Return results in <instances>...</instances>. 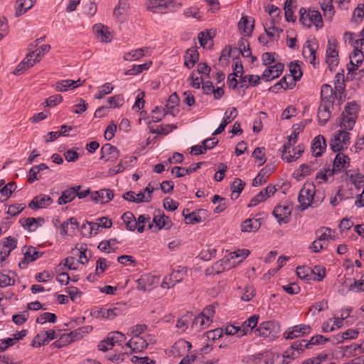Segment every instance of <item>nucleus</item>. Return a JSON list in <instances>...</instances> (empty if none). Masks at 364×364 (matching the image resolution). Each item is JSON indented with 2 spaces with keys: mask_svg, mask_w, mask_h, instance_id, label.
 <instances>
[{
  "mask_svg": "<svg viewBox=\"0 0 364 364\" xmlns=\"http://www.w3.org/2000/svg\"><path fill=\"white\" fill-rule=\"evenodd\" d=\"M183 215L184 216L187 224H194L200 223L207 218L208 212L204 209H199L186 215L185 211L183 210Z\"/></svg>",
  "mask_w": 364,
  "mask_h": 364,
  "instance_id": "4468645a",
  "label": "nucleus"
},
{
  "mask_svg": "<svg viewBox=\"0 0 364 364\" xmlns=\"http://www.w3.org/2000/svg\"><path fill=\"white\" fill-rule=\"evenodd\" d=\"M211 322H206V318L203 314L200 313L192 321L191 327L197 330L207 328Z\"/></svg>",
  "mask_w": 364,
  "mask_h": 364,
  "instance_id": "72a5a7b5",
  "label": "nucleus"
},
{
  "mask_svg": "<svg viewBox=\"0 0 364 364\" xmlns=\"http://www.w3.org/2000/svg\"><path fill=\"white\" fill-rule=\"evenodd\" d=\"M272 214L279 224L287 223L291 214V208L287 205H278L274 208Z\"/></svg>",
  "mask_w": 364,
  "mask_h": 364,
  "instance_id": "6e6552de",
  "label": "nucleus"
},
{
  "mask_svg": "<svg viewBox=\"0 0 364 364\" xmlns=\"http://www.w3.org/2000/svg\"><path fill=\"white\" fill-rule=\"evenodd\" d=\"M289 71L291 73L290 76L291 78H294L296 82L300 80L302 75V72L300 65L297 63L291 62L289 64Z\"/></svg>",
  "mask_w": 364,
  "mask_h": 364,
  "instance_id": "79ce46f5",
  "label": "nucleus"
},
{
  "mask_svg": "<svg viewBox=\"0 0 364 364\" xmlns=\"http://www.w3.org/2000/svg\"><path fill=\"white\" fill-rule=\"evenodd\" d=\"M336 92L331 85L324 84L321 89V103L328 106H334Z\"/></svg>",
  "mask_w": 364,
  "mask_h": 364,
  "instance_id": "9b49d317",
  "label": "nucleus"
},
{
  "mask_svg": "<svg viewBox=\"0 0 364 364\" xmlns=\"http://www.w3.org/2000/svg\"><path fill=\"white\" fill-rule=\"evenodd\" d=\"M74 251L76 252V255H77L79 257L78 262H80L82 264H85L88 262L89 258L87 257V254H86V252H87L86 247H83L82 246H81V247L80 249L75 248V250H73V254H74Z\"/></svg>",
  "mask_w": 364,
  "mask_h": 364,
  "instance_id": "603ef678",
  "label": "nucleus"
},
{
  "mask_svg": "<svg viewBox=\"0 0 364 364\" xmlns=\"http://www.w3.org/2000/svg\"><path fill=\"white\" fill-rule=\"evenodd\" d=\"M314 187L312 186L304 187L301 189L298 200L302 208V210H304L311 205V203L314 200Z\"/></svg>",
  "mask_w": 364,
  "mask_h": 364,
  "instance_id": "423d86ee",
  "label": "nucleus"
},
{
  "mask_svg": "<svg viewBox=\"0 0 364 364\" xmlns=\"http://www.w3.org/2000/svg\"><path fill=\"white\" fill-rule=\"evenodd\" d=\"M91 199L95 202L107 203L114 197V193L110 189H102L91 193Z\"/></svg>",
  "mask_w": 364,
  "mask_h": 364,
  "instance_id": "2eb2a0df",
  "label": "nucleus"
},
{
  "mask_svg": "<svg viewBox=\"0 0 364 364\" xmlns=\"http://www.w3.org/2000/svg\"><path fill=\"white\" fill-rule=\"evenodd\" d=\"M110 107L117 108L120 107L124 102V97L122 95H117L114 97H109L108 100Z\"/></svg>",
  "mask_w": 364,
  "mask_h": 364,
  "instance_id": "3c124183",
  "label": "nucleus"
},
{
  "mask_svg": "<svg viewBox=\"0 0 364 364\" xmlns=\"http://www.w3.org/2000/svg\"><path fill=\"white\" fill-rule=\"evenodd\" d=\"M80 188V186H77L64 190L58 200V204L61 205L73 201L76 197V191Z\"/></svg>",
  "mask_w": 364,
  "mask_h": 364,
  "instance_id": "dca6fc26",
  "label": "nucleus"
},
{
  "mask_svg": "<svg viewBox=\"0 0 364 364\" xmlns=\"http://www.w3.org/2000/svg\"><path fill=\"white\" fill-rule=\"evenodd\" d=\"M153 223L158 227L159 230L164 228L168 230L173 225L170 218L164 214L161 210H156L154 215Z\"/></svg>",
  "mask_w": 364,
  "mask_h": 364,
  "instance_id": "1a4fd4ad",
  "label": "nucleus"
},
{
  "mask_svg": "<svg viewBox=\"0 0 364 364\" xmlns=\"http://www.w3.org/2000/svg\"><path fill=\"white\" fill-rule=\"evenodd\" d=\"M230 263L229 258L227 259H223L218 262H216L213 266L212 269L213 271H214L216 274H220L223 272L224 270H225L228 268H231L232 267H234L233 265H230L228 267V264Z\"/></svg>",
  "mask_w": 364,
  "mask_h": 364,
  "instance_id": "e433bc0d",
  "label": "nucleus"
},
{
  "mask_svg": "<svg viewBox=\"0 0 364 364\" xmlns=\"http://www.w3.org/2000/svg\"><path fill=\"white\" fill-rule=\"evenodd\" d=\"M36 0H17L15 4V16L18 17L31 9Z\"/></svg>",
  "mask_w": 364,
  "mask_h": 364,
  "instance_id": "b1692460",
  "label": "nucleus"
},
{
  "mask_svg": "<svg viewBox=\"0 0 364 364\" xmlns=\"http://www.w3.org/2000/svg\"><path fill=\"white\" fill-rule=\"evenodd\" d=\"M122 219L125 223L127 230L134 231L136 229L137 220L132 213L129 211L124 213L122 216Z\"/></svg>",
  "mask_w": 364,
  "mask_h": 364,
  "instance_id": "c756f323",
  "label": "nucleus"
},
{
  "mask_svg": "<svg viewBox=\"0 0 364 364\" xmlns=\"http://www.w3.org/2000/svg\"><path fill=\"white\" fill-rule=\"evenodd\" d=\"M273 326L274 323L271 321L263 322L259 324L256 331L258 332L259 336L271 339L274 337V335L272 333Z\"/></svg>",
  "mask_w": 364,
  "mask_h": 364,
  "instance_id": "c85d7f7f",
  "label": "nucleus"
},
{
  "mask_svg": "<svg viewBox=\"0 0 364 364\" xmlns=\"http://www.w3.org/2000/svg\"><path fill=\"white\" fill-rule=\"evenodd\" d=\"M363 16H364V4H359L353 11V16H352V21H353L355 22L360 21Z\"/></svg>",
  "mask_w": 364,
  "mask_h": 364,
  "instance_id": "6e6d98bb",
  "label": "nucleus"
},
{
  "mask_svg": "<svg viewBox=\"0 0 364 364\" xmlns=\"http://www.w3.org/2000/svg\"><path fill=\"white\" fill-rule=\"evenodd\" d=\"M358 110L359 107L355 102L347 103L341 116L342 121L340 122V127L346 130H351L357 119Z\"/></svg>",
  "mask_w": 364,
  "mask_h": 364,
  "instance_id": "f257e3e1",
  "label": "nucleus"
},
{
  "mask_svg": "<svg viewBox=\"0 0 364 364\" xmlns=\"http://www.w3.org/2000/svg\"><path fill=\"white\" fill-rule=\"evenodd\" d=\"M238 45L240 50V53L243 57L248 58L249 56H251V50L249 46V43L247 42V40L242 38L240 40Z\"/></svg>",
  "mask_w": 364,
  "mask_h": 364,
  "instance_id": "a18cd8bd",
  "label": "nucleus"
},
{
  "mask_svg": "<svg viewBox=\"0 0 364 364\" xmlns=\"http://www.w3.org/2000/svg\"><path fill=\"white\" fill-rule=\"evenodd\" d=\"M266 364H289V362L284 359L283 355L272 353L266 360Z\"/></svg>",
  "mask_w": 364,
  "mask_h": 364,
  "instance_id": "8fccbe9b",
  "label": "nucleus"
},
{
  "mask_svg": "<svg viewBox=\"0 0 364 364\" xmlns=\"http://www.w3.org/2000/svg\"><path fill=\"white\" fill-rule=\"evenodd\" d=\"M147 48H142L126 53L124 55V60L127 61L139 60L144 56V52L147 50Z\"/></svg>",
  "mask_w": 364,
  "mask_h": 364,
  "instance_id": "2f4dec72",
  "label": "nucleus"
},
{
  "mask_svg": "<svg viewBox=\"0 0 364 364\" xmlns=\"http://www.w3.org/2000/svg\"><path fill=\"white\" fill-rule=\"evenodd\" d=\"M312 272L311 269L308 267H299L296 269L298 277L306 281L312 279Z\"/></svg>",
  "mask_w": 364,
  "mask_h": 364,
  "instance_id": "a19ab883",
  "label": "nucleus"
},
{
  "mask_svg": "<svg viewBox=\"0 0 364 364\" xmlns=\"http://www.w3.org/2000/svg\"><path fill=\"white\" fill-rule=\"evenodd\" d=\"M184 59L185 65L188 68H191L199 59L198 52L194 48H188L185 53Z\"/></svg>",
  "mask_w": 364,
  "mask_h": 364,
  "instance_id": "cd10ccee",
  "label": "nucleus"
},
{
  "mask_svg": "<svg viewBox=\"0 0 364 364\" xmlns=\"http://www.w3.org/2000/svg\"><path fill=\"white\" fill-rule=\"evenodd\" d=\"M137 289L140 291H150L159 282V277L151 274H146L137 279Z\"/></svg>",
  "mask_w": 364,
  "mask_h": 364,
  "instance_id": "39448f33",
  "label": "nucleus"
},
{
  "mask_svg": "<svg viewBox=\"0 0 364 364\" xmlns=\"http://www.w3.org/2000/svg\"><path fill=\"white\" fill-rule=\"evenodd\" d=\"M299 21L307 28H310L314 24L317 28H321L323 26L321 15L318 11L309 9L306 12L304 8L299 10Z\"/></svg>",
  "mask_w": 364,
  "mask_h": 364,
  "instance_id": "f03ea898",
  "label": "nucleus"
},
{
  "mask_svg": "<svg viewBox=\"0 0 364 364\" xmlns=\"http://www.w3.org/2000/svg\"><path fill=\"white\" fill-rule=\"evenodd\" d=\"M245 186V183L242 181L240 178H235L233 182L231 184V190L232 191V199H233V194L235 193L239 194L240 193L242 190L244 189V187ZM238 195H236L235 197V199L237 198Z\"/></svg>",
  "mask_w": 364,
  "mask_h": 364,
  "instance_id": "ea45409f",
  "label": "nucleus"
},
{
  "mask_svg": "<svg viewBox=\"0 0 364 364\" xmlns=\"http://www.w3.org/2000/svg\"><path fill=\"white\" fill-rule=\"evenodd\" d=\"M316 48H314L311 43L309 41H306V46H304L302 50V53L304 57L306 59H309L311 64L315 63L316 60Z\"/></svg>",
  "mask_w": 364,
  "mask_h": 364,
  "instance_id": "7c9ffc66",
  "label": "nucleus"
},
{
  "mask_svg": "<svg viewBox=\"0 0 364 364\" xmlns=\"http://www.w3.org/2000/svg\"><path fill=\"white\" fill-rule=\"evenodd\" d=\"M147 329L146 324H137L130 328V335L132 337L140 336V335Z\"/></svg>",
  "mask_w": 364,
  "mask_h": 364,
  "instance_id": "0e129e2a",
  "label": "nucleus"
},
{
  "mask_svg": "<svg viewBox=\"0 0 364 364\" xmlns=\"http://www.w3.org/2000/svg\"><path fill=\"white\" fill-rule=\"evenodd\" d=\"M57 320V317L55 314L50 312H45L41 314L37 318L36 322L39 323H44L46 321H49L50 323H55Z\"/></svg>",
  "mask_w": 364,
  "mask_h": 364,
  "instance_id": "c03bdc74",
  "label": "nucleus"
},
{
  "mask_svg": "<svg viewBox=\"0 0 364 364\" xmlns=\"http://www.w3.org/2000/svg\"><path fill=\"white\" fill-rule=\"evenodd\" d=\"M78 222L76 218H70L67 222H64L61 228L63 232L65 235L68 234L69 232H73L76 228H78Z\"/></svg>",
  "mask_w": 364,
  "mask_h": 364,
  "instance_id": "4c0bfd02",
  "label": "nucleus"
},
{
  "mask_svg": "<svg viewBox=\"0 0 364 364\" xmlns=\"http://www.w3.org/2000/svg\"><path fill=\"white\" fill-rule=\"evenodd\" d=\"M330 146L333 152H339L344 149V145L341 141V138H340L338 133L333 136V139L331 141Z\"/></svg>",
  "mask_w": 364,
  "mask_h": 364,
  "instance_id": "37998d69",
  "label": "nucleus"
},
{
  "mask_svg": "<svg viewBox=\"0 0 364 364\" xmlns=\"http://www.w3.org/2000/svg\"><path fill=\"white\" fill-rule=\"evenodd\" d=\"M311 271H313L312 279L314 280L321 281L325 277V269L322 268L320 266H316L313 269H311Z\"/></svg>",
  "mask_w": 364,
  "mask_h": 364,
  "instance_id": "13d9d810",
  "label": "nucleus"
},
{
  "mask_svg": "<svg viewBox=\"0 0 364 364\" xmlns=\"http://www.w3.org/2000/svg\"><path fill=\"white\" fill-rule=\"evenodd\" d=\"M179 102L180 100L178 95L176 94V92H173L169 96L167 103L166 105V109L170 110L173 109L176 107L178 106Z\"/></svg>",
  "mask_w": 364,
  "mask_h": 364,
  "instance_id": "4d7b16f0",
  "label": "nucleus"
},
{
  "mask_svg": "<svg viewBox=\"0 0 364 364\" xmlns=\"http://www.w3.org/2000/svg\"><path fill=\"white\" fill-rule=\"evenodd\" d=\"M260 227V218H248L242 223L240 230L242 232H255Z\"/></svg>",
  "mask_w": 364,
  "mask_h": 364,
  "instance_id": "412c9836",
  "label": "nucleus"
},
{
  "mask_svg": "<svg viewBox=\"0 0 364 364\" xmlns=\"http://www.w3.org/2000/svg\"><path fill=\"white\" fill-rule=\"evenodd\" d=\"M171 2V0H146V8L152 13L165 14V9Z\"/></svg>",
  "mask_w": 364,
  "mask_h": 364,
  "instance_id": "0eeeda50",
  "label": "nucleus"
},
{
  "mask_svg": "<svg viewBox=\"0 0 364 364\" xmlns=\"http://www.w3.org/2000/svg\"><path fill=\"white\" fill-rule=\"evenodd\" d=\"M126 346L130 348L132 352H141L148 346V342L141 336H134L126 343Z\"/></svg>",
  "mask_w": 364,
  "mask_h": 364,
  "instance_id": "aec40b11",
  "label": "nucleus"
},
{
  "mask_svg": "<svg viewBox=\"0 0 364 364\" xmlns=\"http://www.w3.org/2000/svg\"><path fill=\"white\" fill-rule=\"evenodd\" d=\"M126 340L124 334L119 331H114L109 333L107 338L102 341L99 345L98 348L102 351H107L111 349L116 343H122Z\"/></svg>",
  "mask_w": 364,
  "mask_h": 364,
  "instance_id": "20e7f679",
  "label": "nucleus"
},
{
  "mask_svg": "<svg viewBox=\"0 0 364 364\" xmlns=\"http://www.w3.org/2000/svg\"><path fill=\"white\" fill-rule=\"evenodd\" d=\"M131 361L134 364H154L155 361L150 359L149 357H138L133 355L131 358Z\"/></svg>",
  "mask_w": 364,
  "mask_h": 364,
  "instance_id": "774afa93",
  "label": "nucleus"
},
{
  "mask_svg": "<svg viewBox=\"0 0 364 364\" xmlns=\"http://www.w3.org/2000/svg\"><path fill=\"white\" fill-rule=\"evenodd\" d=\"M73 332H71L69 334H63L60 336V338L55 341L54 343H53L52 346L57 348H60L62 347L65 346L70 342L73 341Z\"/></svg>",
  "mask_w": 364,
  "mask_h": 364,
  "instance_id": "f704fd0d",
  "label": "nucleus"
},
{
  "mask_svg": "<svg viewBox=\"0 0 364 364\" xmlns=\"http://www.w3.org/2000/svg\"><path fill=\"white\" fill-rule=\"evenodd\" d=\"M310 328L309 325H296L285 331L284 336L286 339H293L309 333Z\"/></svg>",
  "mask_w": 364,
  "mask_h": 364,
  "instance_id": "ddd939ff",
  "label": "nucleus"
},
{
  "mask_svg": "<svg viewBox=\"0 0 364 364\" xmlns=\"http://www.w3.org/2000/svg\"><path fill=\"white\" fill-rule=\"evenodd\" d=\"M41 255V254L37 251L36 247L32 246L29 247L23 254V259L21 260L18 264L19 267L26 268L30 262L35 261L40 257Z\"/></svg>",
  "mask_w": 364,
  "mask_h": 364,
  "instance_id": "4be33fe9",
  "label": "nucleus"
},
{
  "mask_svg": "<svg viewBox=\"0 0 364 364\" xmlns=\"http://www.w3.org/2000/svg\"><path fill=\"white\" fill-rule=\"evenodd\" d=\"M150 65H151V62L149 63H144L141 65H134L132 69L128 70L125 72V75H137L141 73L144 70H146L149 69Z\"/></svg>",
  "mask_w": 364,
  "mask_h": 364,
  "instance_id": "49530a36",
  "label": "nucleus"
},
{
  "mask_svg": "<svg viewBox=\"0 0 364 364\" xmlns=\"http://www.w3.org/2000/svg\"><path fill=\"white\" fill-rule=\"evenodd\" d=\"M264 148L257 147L253 153L252 156L259 161V165L262 166L266 162V157L263 151Z\"/></svg>",
  "mask_w": 364,
  "mask_h": 364,
  "instance_id": "bf43d9fd",
  "label": "nucleus"
},
{
  "mask_svg": "<svg viewBox=\"0 0 364 364\" xmlns=\"http://www.w3.org/2000/svg\"><path fill=\"white\" fill-rule=\"evenodd\" d=\"M279 81L280 87H283L284 90L292 89L296 85V81L291 76H284Z\"/></svg>",
  "mask_w": 364,
  "mask_h": 364,
  "instance_id": "864d4df0",
  "label": "nucleus"
},
{
  "mask_svg": "<svg viewBox=\"0 0 364 364\" xmlns=\"http://www.w3.org/2000/svg\"><path fill=\"white\" fill-rule=\"evenodd\" d=\"M350 163V158L343 154L338 153L334 159L333 166L338 172L346 169Z\"/></svg>",
  "mask_w": 364,
  "mask_h": 364,
  "instance_id": "a878e982",
  "label": "nucleus"
},
{
  "mask_svg": "<svg viewBox=\"0 0 364 364\" xmlns=\"http://www.w3.org/2000/svg\"><path fill=\"white\" fill-rule=\"evenodd\" d=\"M326 144L325 138L322 135H318L314 138L311 144V150L315 157H319L326 149Z\"/></svg>",
  "mask_w": 364,
  "mask_h": 364,
  "instance_id": "5701e85b",
  "label": "nucleus"
},
{
  "mask_svg": "<svg viewBox=\"0 0 364 364\" xmlns=\"http://www.w3.org/2000/svg\"><path fill=\"white\" fill-rule=\"evenodd\" d=\"M114 90V87L110 83L107 82L102 85L98 93L95 96V99H102L105 95L109 94Z\"/></svg>",
  "mask_w": 364,
  "mask_h": 364,
  "instance_id": "de8ad7c7",
  "label": "nucleus"
},
{
  "mask_svg": "<svg viewBox=\"0 0 364 364\" xmlns=\"http://www.w3.org/2000/svg\"><path fill=\"white\" fill-rule=\"evenodd\" d=\"M46 342L47 340L44 336V333L43 331H41L34 337L31 346L33 347H40L43 345H45Z\"/></svg>",
  "mask_w": 364,
  "mask_h": 364,
  "instance_id": "e2e57ef3",
  "label": "nucleus"
},
{
  "mask_svg": "<svg viewBox=\"0 0 364 364\" xmlns=\"http://www.w3.org/2000/svg\"><path fill=\"white\" fill-rule=\"evenodd\" d=\"M224 333V330L223 328H218L212 331H209L206 333L207 338L209 340L215 341L220 338Z\"/></svg>",
  "mask_w": 364,
  "mask_h": 364,
  "instance_id": "680f3d73",
  "label": "nucleus"
},
{
  "mask_svg": "<svg viewBox=\"0 0 364 364\" xmlns=\"http://www.w3.org/2000/svg\"><path fill=\"white\" fill-rule=\"evenodd\" d=\"M304 128V125L299 124H294L293 126L294 131L292 134L289 136L288 142L284 144L283 146L282 159V160L285 161L287 163L295 161L299 159V156H296L295 155H291L289 149L292 144H294L296 142L298 135L301 132H302Z\"/></svg>",
  "mask_w": 364,
  "mask_h": 364,
  "instance_id": "7ed1b4c3",
  "label": "nucleus"
},
{
  "mask_svg": "<svg viewBox=\"0 0 364 364\" xmlns=\"http://www.w3.org/2000/svg\"><path fill=\"white\" fill-rule=\"evenodd\" d=\"M178 207V203L171 198H166L164 200V208L169 211H174Z\"/></svg>",
  "mask_w": 364,
  "mask_h": 364,
  "instance_id": "69168bd1",
  "label": "nucleus"
},
{
  "mask_svg": "<svg viewBox=\"0 0 364 364\" xmlns=\"http://www.w3.org/2000/svg\"><path fill=\"white\" fill-rule=\"evenodd\" d=\"M100 159L105 161H114L119 156V151L116 146L110 144H105L100 150Z\"/></svg>",
  "mask_w": 364,
  "mask_h": 364,
  "instance_id": "9d476101",
  "label": "nucleus"
},
{
  "mask_svg": "<svg viewBox=\"0 0 364 364\" xmlns=\"http://www.w3.org/2000/svg\"><path fill=\"white\" fill-rule=\"evenodd\" d=\"M84 82L85 80H81L80 79L76 81L73 80H60L56 82L55 89L57 92H65L77 87Z\"/></svg>",
  "mask_w": 364,
  "mask_h": 364,
  "instance_id": "a211bd4d",
  "label": "nucleus"
},
{
  "mask_svg": "<svg viewBox=\"0 0 364 364\" xmlns=\"http://www.w3.org/2000/svg\"><path fill=\"white\" fill-rule=\"evenodd\" d=\"M53 203V199L48 195L40 194L33 198L29 203L28 208L31 209L43 208Z\"/></svg>",
  "mask_w": 364,
  "mask_h": 364,
  "instance_id": "f8f14e48",
  "label": "nucleus"
},
{
  "mask_svg": "<svg viewBox=\"0 0 364 364\" xmlns=\"http://www.w3.org/2000/svg\"><path fill=\"white\" fill-rule=\"evenodd\" d=\"M333 0H321V8L325 17L331 19L334 14V8L333 6Z\"/></svg>",
  "mask_w": 364,
  "mask_h": 364,
  "instance_id": "473e14b6",
  "label": "nucleus"
},
{
  "mask_svg": "<svg viewBox=\"0 0 364 364\" xmlns=\"http://www.w3.org/2000/svg\"><path fill=\"white\" fill-rule=\"evenodd\" d=\"M255 26V20H250L247 16H243L238 23V28L246 36H251Z\"/></svg>",
  "mask_w": 364,
  "mask_h": 364,
  "instance_id": "bb28decb",
  "label": "nucleus"
},
{
  "mask_svg": "<svg viewBox=\"0 0 364 364\" xmlns=\"http://www.w3.org/2000/svg\"><path fill=\"white\" fill-rule=\"evenodd\" d=\"M333 107L327 105L320 104L318 109V121L321 125H324L330 119L331 113Z\"/></svg>",
  "mask_w": 364,
  "mask_h": 364,
  "instance_id": "393cba45",
  "label": "nucleus"
},
{
  "mask_svg": "<svg viewBox=\"0 0 364 364\" xmlns=\"http://www.w3.org/2000/svg\"><path fill=\"white\" fill-rule=\"evenodd\" d=\"M284 70V65L282 63H276L273 66H270L263 72L262 77L267 81H269L276 77H278Z\"/></svg>",
  "mask_w": 364,
  "mask_h": 364,
  "instance_id": "f3484780",
  "label": "nucleus"
},
{
  "mask_svg": "<svg viewBox=\"0 0 364 364\" xmlns=\"http://www.w3.org/2000/svg\"><path fill=\"white\" fill-rule=\"evenodd\" d=\"M92 227L96 228V233H97L100 228V225L95 223L86 222L83 223L81 226L82 235L86 237H91L93 232V228Z\"/></svg>",
  "mask_w": 364,
  "mask_h": 364,
  "instance_id": "c9c22d12",
  "label": "nucleus"
},
{
  "mask_svg": "<svg viewBox=\"0 0 364 364\" xmlns=\"http://www.w3.org/2000/svg\"><path fill=\"white\" fill-rule=\"evenodd\" d=\"M93 31L98 39L103 43H109L111 41L112 35L109 28L102 23L95 24L93 26Z\"/></svg>",
  "mask_w": 364,
  "mask_h": 364,
  "instance_id": "6ab92c4d",
  "label": "nucleus"
},
{
  "mask_svg": "<svg viewBox=\"0 0 364 364\" xmlns=\"http://www.w3.org/2000/svg\"><path fill=\"white\" fill-rule=\"evenodd\" d=\"M327 358L328 356L326 354H321L316 357L307 359L301 364H321L322 362L326 361Z\"/></svg>",
  "mask_w": 364,
  "mask_h": 364,
  "instance_id": "338daca9",
  "label": "nucleus"
},
{
  "mask_svg": "<svg viewBox=\"0 0 364 364\" xmlns=\"http://www.w3.org/2000/svg\"><path fill=\"white\" fill-rule=\"evenodd\" d=\"M50 49V45H43L38 48L31 51L36 57V61H40L41 58L48 53Z\"/></svg>",
  "mask_w": 364,
  "mask_h": 364,
  "instance_id": "5fc2aeb1",
  "label": "nucleus"
},
{
  "mask_svg": "<svg viewBox=\"0 0 364 364\" xmlns=\"http://www.w3.org/2000/svg\"><path fill=\"white\" fill-rule=\"evenodd\" d=\"M187 268L181 267V269L173 271L169 277V280L173 279L176 283L182 281L183 276L186 274Z\"/></svg>",
  "mask_w": 364,
  "mask_h": 364,
  "instance_id": "09e8293b",
  "label": "nucleus"
},
{
  "mask_svg": "<svg viewBox=\"0 0 364 364\" xmlns=\"http://www.w3.org/2000/svg\"><path fill=\"white\" fill-rule=\"evenodd\" d=\"M15 283V279L9 275L0 273V287L4 288L8 286H12Z\"/></svg>",
  "mask_w": 364,
  "mask_h": 364,
  "instance_id": "052dcab7",
  "label": "nucleus"
},
{
  "mask_svg": "<svg viewBox=\"0 0 364 364\" xmlns=\"http://www.w3.org/2000/svg\"><path fill=\"white\" fill-rule=\"evenodd\" d=\"M250 252L248 250H245V249L238 250L237 251H235V252L229 254L228 258H229L230 262L232 259L240 258L237 263H240L250 255Z\"/></svg>",
  "mask_w": 364,
  "mask_h": 364,
  "instance_id": "58836bf2",
  "label": "nucleus"
}]
</instances>
